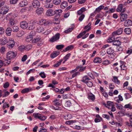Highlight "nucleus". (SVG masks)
<instances>
[{
	"mask_svg": "<svg viewBox=\"0 0 132 132\" xmlns=\"http://www.w3.org/2000/svg\"><path fill=\"white\" fill-rule=\"evenodd\" d=\"M65 106L67 107H69L71 105V103L70 101H68L65 102Z\"/></svg>",
	"mask_w": 132,
	"mask_h": 132,
	"instance_id": "50",
	"label": "nucleus"
},
{
	"mask_svg": "<svg viewBox=\"0 0 132 132\" xmlns=\"http://www.w3.org/2000/svg\"><path fill=\"white\" fill-rule=\"evenodd\" d=\"M73 48V45H71L69 46L64 49V51L65 52H66L72 49Z\"/></svg>",
	"mask_w": 132,
	"mask_h": 132,
	"instance_id": "38",
	"label": "nucleus"
},
{
	"mask_svg": "<svg viewBox=\"0 0 132 132\" xmlns=\"http://www.w3.org/2000/svg\"><path fill=\"white\" fill-rule=\"evenodd\" d=\"M39 22L40 25L45 24L46 23V21L45 19H42Z\"/></svg>",
	"mask_w": 132,
	"mask_h": 132,
	"instance_id": "43",
	"label": "nucleus"
},
{
	"mask_svg": "<svg viewBox=\"0 0 132 132\" xmlns=\"http://www.w3.org/2000/svg\"><path fill=\"white\" fill-rule=\"evenodd\" d=\"M79 20L80 21H82L85 17L84 14H82L81 15H79Z\"/></svg>",
	"mask_w": 132,
	"mask_h": 132,
	"instance_id": "61",
	"label": "nucleus"
},
{
	"mask_svg": "<svg viewBox=\"0 0 132 132\" xmlns=\"http://www.w3.org/2000/svg\"><path fill=\"white\" fill-rule=\"evenodd\" d=\"M68 6V3L67 2L65 1H63L61 3V7L62 9H64L67 7Z\"/></svg>",
	"mask_w": 132,
	"mask_h": 132,
	"instance_id": "18",
	"label": "nucleus"
},
{
	"mask_svg": "<svg viewBox=\"0 0 132 132\" xmlns=\"http://www.w3.org/2000/svg\"><path fill=\"white\" fill-rule=\"evenodd\" d=\"M86 83L87 86L89 87H91L93 86V84L92 82L90 81H88Z\"/></svg>",
	"mask_w": 132,
	"mask_h": 132,
	"instance_id": "54",
	"label": "nucleus"
},
{
	"mask_svg": "<svg viewBox=\"0 0 132 132\" xmlns=\"http://www.w3.org/2000/svg\"><path fill=\"white\" fill-rule=\"evenodd\" d=\"M114 39V37L113 36L109 38L107 40V42L108 43H111L113 42Z\"/></svg>",
	"mask_w": 132,
	"mask_h": 132,
	"instance_id": "41",
	"label": "nucleus"
},
{
	"mask_svg": "<svg viewBox=\"0 0 132 132\" xmlns=\"http://www.w3.org/2000/svg\"><path fill=\"white\" fill-rule=\"evenodd\" d=\"M42 78H45L46 77V75L44 72H41L39 74Z\"/></svg>",
	"mask_w": 132,
	"mask_h": 132,
	"instance_id": "62",
	"label": "nucleus"
},
{
	"mask_svg": "<svg viewBox=\"0 0 132 132\" xmlns=\"http://www.w3.org/2000/svg\"><path fill=\"white\" fill-rule=\"evenodd\" d=\"M120 20L121 22L125 21L127 18V15L126 14H123L121 13L120 14Z\"/></svg>",
	"mask_w": 132,
	"mask_h": 132,
	"instance_id": "9",
	"label": "nucleus"
},
{
	"mask_svg": "<svg viewBox=\"0 0 132 132\" xmlns=\"http://www.w3.org/2000/svg\"><path fill=\"white\" fill-rule=\"evenodd\" d=\"M53 102L54 103V104L55 105H61V103H60L58 101V100L57 99H55L53 101Z\"/></svg>",
	"mask_w": 132,
	"mask_h": 132,
	"instance_id": "48",
	"label": "nucleus"
},
{
	"mask_svg": "<svg viewBox=\"0 0 132 132\" xmlns=\"http://www.w3.org/2000/svg\"><path fill=\"white\" fill-rule=\"evenodd\" d=\"M88 98L89 100L94 101L95 98V95L92 93H90L88 94Z\"/></svg>",
	"mask_w": 132,
	"mask_h": 132,
	"instance_id": "10",
	"label": "nucleus"
},
{
	"mask_svg": "<svg viewBox=\"0 0 132 132\" xmlns=\"http://www.w3.org/2000/svg\"><path fill=\"white\" fill-rule=\"evenodd\" d=\"M12 31L14 32H17L19 30V27L17 26H13L12 27Z\"/></svg>",
	"mask_w": 132,
	"mask_h": 132,
	"instance_id": "33",
	"label": "nucleus"
},
{
	"mask_svg": "<svg viewBox=\"0 0 132 132\" xmlns=\"http://www.w3.org/2000/svg\"><path fill=\"white\" fill-rule=\"evenodd\" d=\"M71 118V115L70 114H66L64 117V118L65 119H70Z\"/></svg>",
	"mask_w": 132,
	"mask_h": 132,
	"instance_id": "49",
	"label": "nucleus"
},
{
	"mask_svg": "<svg viewBox=\"0 0 132 132\" xmlns=\"http://www.w3.org/2000/svg\"><path fill=\"white\" fill-rule=\"evenodd\" d=\"M70 55L71 54L70 53H68L63 58L64 60H65V61H67V60L69 59V58Z\"/></svg>",
	"mask_w": 132,
	"mask_h": 132,
	"instance_id": "59",
	"label": "nucleus"
},
{
	"mask_svg": "<svg viewBox=\"0 0 132 132\" xmlns=\"http://www.w3.org/2000/svg\"><path fill=\"white\" fill-rule=\"evenodd\" d=\"M7 39L4 38L0 39V45H5L6 43H7Z\"/></svg>",
	"mask_w": 132,
	"mask_h": 132,
	"instance_id": "20",
	"label": "nucleus"
},
{
	"mask_svg": "<svg viewBox=\"0 0 132 132\" xmlns=\"http://www.w3.org/2000/svg\"><path fill=\"white\" fill-rule=\"evenodd\" d=\"M114 105L113 103L111 101H108L107 102V107L109 109H110V108Z\"/></svg>",
	"mask_w": 132,
	"mask_h": 132,
	"instance_id": "35",
	"label": "nucleus"
},
{
	"mask_svg": "<svg viewBox=\"0 0 132 132\" xmlns=\"http://www.w3.org/2000/svg\"><path fill=\"white\" fill-rule=\"evenodd\" d=\"M18 48L20 51H22L25 50V46L23 45L20 46Z\"/></svg>",
	"mask_w": 132,
	"mask_h": 132,
	"instance_id": "64",
	"label": "nucleus"
},
{
	"mask_svg": "<svg viewBox=\"0 0 132 132\" xmlns=\"http://www.w3.org/2000/svg\"><path fill=\"white\" fill-rule=\"evenodd\" d=\"M27 4V1L26 0H23L20 2L19 4V5L21 7H22L26 6Z\"/></svg>",
	"mask_w": 132,
	"mask_h": 132,
	"instance_id": "12",
	"label": "nucleus"
},
{
	"mask_svg": "<svg viewBox=\"0 0 132 132\" xmlns=\"http://www.w3.org/2000/svg\"><path fill=\"white\" fill-rule=\"evenodd\" d=\"M93 61L95 63H101L102 61V59L99 57H96L94 59Z\"/></svg>",
	"mask_w": 132,
	"mask_h": 132,
	"instance_id": "23",
	"label": "nucleus"
},
{
	"mask_svg": "<svg viewBox=\"0 0 132 132\" xmlns=\"http://www.w3.org/2000/svg\"><path fill=\"white\" fill-rule=\"evenodd\" d=\"M75 26L74 25H72L71 27V28H69L66 30L64 31V32L66 33H68V32H71L74 28Z\"/></svg>",
	"mask_w": 132,
	"mask_h": 132,
	"instance_id": "34",
	"label": "nucleus"
},
{
	"mask_svg": "<svg viewBox=\"0 0 132 132\" xmlns=\"http://www.w3.org/2000/svg\"><path fill=\"white\" fill-rule=\"evenodd\" d=\"M132 22L130 20L128 19L126 20L124 22V25L125 26L128 27L131 25Z\"/></svg>",
	"mask_w": 132,
	"mask_h": 132,
	"instance_id": "16",
	"label": "nucleus"
},
{
	"mask_svg": "<svg viewBox=\"0 0 132 132\" xmlns=\"http://www.w3.org/2000/svg\"><path fill=\"white\" fill-rule=\"evenodd\" d=\"M53 2L55 5H59L61 2V0H53Z\"/></svg>",
	"mask_w": 132,
	"mask_h": 132,
	"instance_id": "45",
	"label": "nucleus"
},
{
	"mask_svg": "<svg viewBox=\"0 0 132 132\" xmlns=\"http://www.w3.org/2000/svg\"><path fill=\"white\" fill-rule=\"evenodd\" d=\"M41 114L38 113H35L33 114V116H34L35 118L36 119L38 118H40V117Z\"/></svg>",
	"mask_w": 132,
	"mask_h": 132,
	"instance_id": "44",
	"label": "nucleus"
},
{
	"mask_svg": "<svg viewBox=\"0 0 132 132\" xmlns=\"http://www.w3.org/2000/svg\"><path fill=\"white\" fill-rule=\"evenodd\" d=\"M2 10L3 11H2V13L3 14H6L7 12L9 10V9L6 7H2Z\"/></svg>",
	"mask_w": 132,
	"mask_h": 132,
	"instance_id": "28",
	"label": "nucleus"
},
{
	"mask_svg": "<svg viewBox=\"0 0 132 132\" xmlns=\"http://www.w3.org/2000/svg\"><path fill=\"white\" fill-rule=\"evenodd\" d=\"M55 14H59L60 13H61L62 12V11L61 9H58L55 10L54 11Z\"/></svg>",
	"mask_w": 132,
	"mask_h": 132,
	"instance_id": "60",
	"label": "nucleus"
},
{
	"mask_svg": "<svg viewBox=\"0 0 132 132\" xmlns=\"http://www.w3.org/2000/svg\"><path fill=\"white\" fill-rule=\"evenodd\" d=\"M15 42L14 40L12 38H10L7 44V46L9 48H12L14 46Z\"/></svg>",
	"mask_w": 132,
	"mask_h": 132,
	"instance_id": "2",
	"label": "nucleus"
},
{
	"mask_svg": "<svg viewBox=\"0 0 132 132\" xmlns=\"http://www.w3.org/2000/svg\"><path fill=\"white\" fill-rule=\"evenodd\" d=\"M112 81L118 85L120 84V81L118 79V77L115 76L113 77Z\"/></svg>",
	"mask_w": 132,
	"mask_h": 132,
	"instance_id": "13",
	"label": "nucleus"
},
{
	"mask_svg": "<svg viewBox=\"0 0 132 132\" xmlns=\"http://www.w3.org/2000/svg\"><path fill=\"white\" fill-rule=\"evenodd\" d=\"M15 20L13 18H11L10 20L9 24H10L11 26H12L14 25L15 23Z\"/></svg>",
	"mask_w": 132,
	"mask_h": 132,
	"instance_id": "39",
	"label": "nucleus"
},
{
	"mask_svg": "<svg viewBox=\"0 0 132 132\" xmlns=\"http://www.w3.org/2000/svg\"><path fill=\"white\" fill-rule=\"evenodd\" d=\"M32 46L30 45H28L25 46V50L27 51H28L30 50L32 47Z\"/></svg>",
	"mask_w": 132,
	"mask_h": 132,
	"instance_id": "52",
	"label": "nucleus"
},
{
	"mask_svg": "<svg viewBox=\"0 0 132 132\" xmlns=\"http://www.w3.org/2000/svg\"><path fill=\"white\" fill-rule=\"evenodd\" d=\"M80 74V73L78 71L76 72L73 73L72 76V77L71 78L72 79L76 77L77 75H79Z\"/></svg>",
	"mask_w": 132,
	"mask_h": 132,
	"instance_id": "55",
	"label": "nucleus"
},
{
	"mask_svg": "<svg viewBox=\"0 0 132 132\" xmlns=\"http://www.w3.org/2000/svg\"><path fill=\"white\" fill-rule=\"evenodd\" d=\"M124 108H129L130 109H132V107L130 104L125 105L124 106Z\"/></svg>",
	"mask_w": 132,
	"mask_h": 132,
	"instance_id": "56",
	"label": "nucleus"
},
{
	"mask_svg": "<svg viewBox=\"0 0 132 132\" xmlns=\"http://www.w3.org/2000/svg\"><path fill=\"white\" fill-rule=\"evenodd\" d=\"M32 4L33 7L35 8H38L40 6V3L37 0H34Z\"/></svg>",
	"mask_w": 132,
	"mask_h": 132,
	"instance_id": "8",
	"label": "nucleus"
},
{
	"mask_svg": "<svg viewBox=\"0 0 132 132\" xmlns=\"http://www.w3.org/2000/svg\"><path fill=\"white\" fill-rule=\"evenodd\" d=\"M60 38V34L57 33L50 39V41L53 42L58 40Z\"/></svg>",
	"mask_w": 132,
	"mask_h": 132,
	"instance_id": "7",
	"label": "nucleus"
},
{
	"mask_svg": "<svg viewBox=\"0 0 132 132\" xmlns=\"http://www.w3.org/2000/svg\"><path fill=\"white\" fill-rule=\"evenodd\" d=\"M20 26L23 29H28V22L25 21H22L20 23Z\"/></svg>",
	"mask_w": 132,
	"mask_h": 132,
	"instance_id": "5",
	"label": "nucleus"
},
{
	"mask_svg": "<svg viewBox=\"0 0 132 132\" xmlns=\"http://www.w3.org/2000/svg\"><path fill=\"white\" fill-rule=\"evenodd\" d=\"M104 7V6L103 5H101L97 8L95 10V11L96 12H100L101 10L103 9Z\"/></svg>",
	"mask_w": 132,
	"mask_h": 132,
	"instance_id": "29",
	"label": "nucleus"
},
{
	"mask_svg": "<svg viewBox=\"0 0 132 132\" xmlns=\"http://www.w3.org/2000/svg\"><path fill=\"white\" fill-rule=\"evenodd\" d=\"M43 9L42 7H40L37 9L36 10L35 12L38 15H39L43 13Z\"/></svg>",
	"mask_w": 132,
	"mask_h": 132,
	"instance_id": "15",
	"label": "nucleus"
},
{
	"mask_svg": "<svg viewBox=\"0 0 132 132\" xmlns=\"http://www.w3.org/2000/svg\"><path fill=\"white\" fill-rule=\"evenodd\" d=\"M123 29L122 28H120L117 30L113 32L112 33L113 36L120 35L122 34L123 32Z\"/></svg>",
	"mask_w": 132,
	"mask_h": 132,
	"instance_id": "6",
	"label": "nucleus"
},
{
	"mask_svg": "<svg viewBox=\"0 0 132 132\" xmlns=\"http://www.w3.org/2000/svg\"><path fill=\"white\" fill-rule=\"evenodd\" d=\"M90 79L87 76H85L83 77L81 81L83 82L86 83Z\"/></svg>",
	"mask_w": 132,
	"mask_h": 132,
	"instance_id": "25",
	"label": "nucleus"
},
{
	"mask_svg": "<svg viewBox=\"0 0 132 132\" xmlns=\"http://www.w3.org/2000/svg\"><path fill=\"white\" fill-rule=\"evenodd\" d=\"M17 53L16 52L13 51H9L6 54V57L7 59L11 60L15 57L16 56Z\"/></svg>",
	"mask_w": 132,
	"mask_h": 132,
	"instance_id": "1",
	"label": "nucleus"
},
{
	"mask_svg": "<svg viewBox=\"0 0 132 132\" xmlns=\"http://www.w3.org/2000/svg\"><path fill=\"white\" fill-rule=\"evenodd\" d=\"M115 104L116 105V107L117 109H119L120 111H123L124 109L123 108V106L117 103H116Z\"/></svg>",
	"mask_w": 132,
	"mask_h": 132,
	"instance_id": "26",
	"label": "nucleus"
},
{
	"mask_svg": "<svg viewBox=\"0 0 132 132\" xmlns=\"http://www.w3.org/2000/svg\"><path fill=\"white\" fill-rule=\"evenodd\" d=\"M63 61V60L61 59L59 61H57L56 64H54L53 65V66L54 67H58L60 64Z\"/></svg>",
	"mask_w": 132,
	"mask_h": 132,
	"instance_id": "40",
	"label": "nucleus"
},
{
	"mask_svg": "<svg viewBox=\"0 0 132 132\" xmlns=\"http://www.w3.org/2000/svg\"><path fill=\"white\" fill-rule=\"evenodd\" d=\"M125 11V8H123V4H120L118 6L117 9V11L118 12H121L123 13Z\"/></svg>",
	"mask_w": 132,
	"mask_h": 132,
	"instance_id": "4",
	"label": "nucleus"
},
{
	"mask_svg": "<svg viewBox=\"0 0 132 132\" xmlns=\"http://www.w3.org/2000/svg\"><path fill=\"white\" fill-rule=\"evenodd\" d=\"M64 46L63 45H59L56 46V48L58 50H60L63 48Z\"/></svg>",
	"mask_w": 132,
	"mask_h": 132,
	"instance_id": "57",
	"label": "nucleus"
},
{
	"mask_svg": "<svg viewBox=\"0 0 132 132\" xmlns=\"http://www.w3.org/2000/svg\"><path fill=\"white\" fill-rule=\"evenodd\" d=\"M86 10L85 8H82L80 10L78 11L77 12L78 14V15H81L82 14H84L83 13L85 12Z\"/></svg>",
	"mask_w": 132,
	"mask_h": 132,
	"instance_id": "22",
	"label": "nucleus"
},
{
	"mask_svg": "<svg viewBox=\"0 0 132 132\" xmlns=\"http://www.w3.org/2000/svg\"><path fill=\"white\" fill-rule=\"evenodd\" d=\"M47 118L46 116L43 115H40V117L39 119L42 121H44Z\"/></svg>",
	"mask_w": 132,
	"mask_h": 132,
	"instance_id": "53",
	"label": "nucleus"
},
{
	"mask_svg": "<svg viewBox=\"0 0 132 132\" xmlns=\"http://www.w3.org/2000/svg\"><path fill=\"white\" fill-rule=\"evenodd\" d=\"M3 64L4 65H6L9 64L11 62V60H9L8 59H3Z\"/></svg>",
	"mask_w": 132,
	"mask_h": 132,
	"instance_id": "31",
	"label": "nucleus"
},
{
	"mask_svg": "<svg viewBox=\"0 0 132 132\" xmlns=\"http://www.w3.org/2000/svg\"><path fill=\"white\" fill-rule=\"evenodd\" d=\"M45 29L42 26L38 27L36 29V31L38 32H43Z\"/></svg>",
	"mask_w": 132,
	"mask_h": 132,
	"instance_id": "21",
	"label": "nucleus"
},
{
	"mask_svg": "<svg viewBox=\"0 0 132 132\" xmlns=\"http://www.w3.org/2000/svg\"><path fill=\"white\" fill-rule=\"evenodd\" d=\"M115 9L112 8L110 9L109 10L106 11L105 12L106 13H113L115 11Z\"/></svg>",
	"mask_w": 132,
	"mask_h": 132,
	"instance_id": "42",
	"label": "nucleus"
},
{
	"mask_svg": "<svg viewBox=\"0 0 132 132\" xmlns=\"http://www.w3.org/2000/svg\"><path fill=\"white\" fill-rule=\"evenodd\" d=\"M124 96L125 99L127 100L131 97V95L129 93H126L124 94Z\"/></svg>",
	"mask_w": 132,
	"mask_h": 132,
	"instance_id": "47",
	"label": "nucleus"
},
{
	"mask_svg": "<svg viewBox=\"0 0 132 132\" xmlns=\"http://www.w3.org/2000/svg\"><path fill=\"white\" fill-rule=\"evenodd\" d=\"M114 51L113 49L111 48H109L107 49L106 52L108 54H110L113 53Z\"/></svg>",
	"mask_w": 132,
	"mask_h": 132,
	"instance_id": "36",
	"label": "nucleus"
},
{
	"mask_svg": "<svg viewBox=\"0 0 132 132\" xmlns=\"http://www.w3.org/2000/svg\"><path fill=\"white\" fill-rule=\"evenodd\" d=\"M45 14L48 16H52L55 14L54 11L51 9H48L47 10Z\"/></svg>",
	"mask_w": 132,
	"mask_h": 132,
	"instance_id": "3",
	"label": "nucleus"
},
{
	"mask_svg": "<svg viewBox=\"0 0 132 132\" xmlns=\"http://www.w3.org/2000/svg\"><path fill=\"white\" fill-rule=\"evenodd\" d=\"M45 6L47 8H51L53 7V5L52 3H50V2H47L46 0L45 2Z\"/></svg>",
	"mask_w": 132,
	"mask_h": 132,
	"instance_id": "11",
	"label": "nucleus"
},
{
	"mask_svg": "<svg viewBox=\"0 0 132 132\" xmlns=\"http://www.w3.org/2000/svg\"><path fill=\"white\" fill-rule=\"evenodd\" d=\"M85 34L83 32L80 33L79 35L77 36V38L78 39L79 38L82 37Z\"/></svg>",
	"mask_w": 132,
	"mask_h": 132,
	"instance_id": "63",
	"label": "nucleus"
},
{
	"mask_svg": "<svg viewBox=\"0 0 132 132\" xmlns=\"http://www.w3.org/2000/svg\"><path fill=\"white\" fill-rule=\"evenodd\" d=\"M31 90V88H27L22 90L21 92L22 93H28Z\"/></svg>",
	"mask_w": 132,
	"mask_h": 132,
	"instance_id": "32",
	"label": "nucleus"
},
{
	"mask_svg": "<svg viewBox=\"0 0 132 132\" xmlns=\"http://www.w3.org/2000/svg\"><path fill=\"white\" fill-rule=\"evenodd\" d=\"M59 54V52L58 51H55L51 54L50 57L51 58H54L57 56Z\"/></svg>",
	"mask_w": 132,
	"mask_h": 132,
	"instance_id": "14",
	"label": "nucleus"
},
{
	"mask_svg": "<svg viewBox=\"0 0 132 132\" xmlns=\"http://www.w3.org/2000/svg\"><path fill=\"white\" fill-rule=\"evenodd\" d=\"M121 42L118 40H114L112 43L113 45L116 46H119L121 45Z\"/></svg>",
	"mask_w": 132,
	"mask_h": 132,
	"instance_id": "30",
	"label": "nucleus"
},
{
	"mask_svg": "<svg viewBox=\"0 0 132 132\" xmlns=\"http://www.w3.org/2000/svg\"><path fill=\"white\" fill-rule=\"evenodd\" d=\"M12 30V29L10 27L7 28L5 30V32L6 35L8 36H10L11 35Z\"/></svg>",
	"mask_w": 132,
	"mask_h": 132,
	"instance_id": "19",
	"label": "nucleus"
},
{
	"mask_svg": "<svg viewBox=\"0 0 132 132\" xmlns=\"http://www.w3.org/2000/svg\"><path fill=\"white\" fill-rule=\"evenodd\" d=\"M124 31L125 33L127 34H129L131 33V29L129 28H125Z\"/></svg>",
	"mask_w": 132,
	"mask_h": 132,
	"instance_id": "37",
	"label": "nucleus"
},
{
	"mask_svg": "<svg viewBox=\"0 0 132 132\" xmlns=\"http://www.w3.org/2000/svg\"><path fill=\"white\" fill-rule=\"evenodd\" d=\"M33 39L32 37H31L29 35L27 36L26 37V41L27 42H30Z\"/></svg>",
	"mask_w": 132,
	"mask_h": 132,
	"instance_id": "46",
	"label": "nucleus"
},
{
	"mask_svg": "<svg viewBox=\"0 0 132 132\" xmlns=\"http://www.w3.org/2000/svg\"><path fill=\"white\" fill-rule=\"evenodd\" d=\"M36 26L35 22H33L31 23L30 24L28 27V29L29 30H31L34 29Z\"/></svg>",
	"mask_w": 132,
	"mask_h": 132,
	"instance_id": "17",
	"label": "nucleus"
},
{
	"mask_svg": "<svg viewBox=\"0 0 132 132\" xmlns=\"http://www.w3.org/2000/svg\"><path fill=\"white\" fill-rule=\"evenodd\" d=\"M7 16L9 17H10H10L11 16V17H10V18H14L16 17L17 15L15 14H8L7 15Z\"/></svg>",
	"mask_w": 132,
	"mask_h": 132,
	"instance_id": "51",
	"label": "nucleus"
},
{
	"mask_svg": "<svg viewBox=\"0 0 132 132\" xmlns=\"http://www.w3.org/2000/svg\"><path fill=\"white\" fill-rule=\"evenodd\" d=\"M76 121L75 120H69L65 122V124L68 125H73L76 122Z\"/></svg>",
	"mask_w": 132,
	"mask_h": 132,
	"instance_id": "27",
	"label": "nucleus"
},
{
	"mask_svg": "<svg viewBox=\"0 0 132 132\" xmlns=\"http://www.w3.org/2000/svg\"><path fill=\"white\" fill-rule=\"evenodd\" d=\"M41 38L39 36H37L32 41V43H35L38 42L40 39Z\"/></svg>",
	"mask_w": 132,
	"mask_h": 132,
	"instance_id": "24",
	"label": "nucleus"
},
{
	"mask_svg": "<svg viewBox=\"0 0 132 132\" xmlns=\"http://www.w3.org/2000/svg\"><path fill=\"white\" fill-rule=\"evenodd\" d=\"M36 33L35 31H33L30 32L29 35L31 37H32V38H33V37L36 35Z\"/></svg>",
	"mask_w": 132,
	"mask_h": 132,
	"instance_id": "58",
	"label": "nucleus"
}]
</instances>
